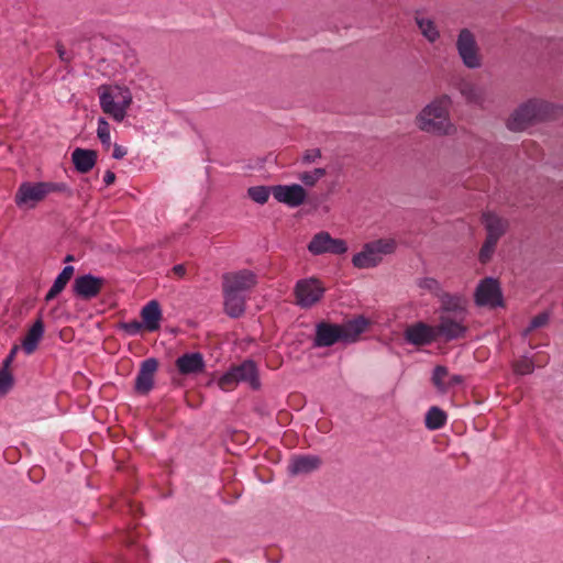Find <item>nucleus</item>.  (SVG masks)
<instances>
[{
  "mask_svg": "<svg viewBox=\"0 0 563 563\" xmlns=\"http://www.w3.org/2000/svg\"><path fill=\"white\" fill-rule=\"evenodd\" d=\"M369 320L357 316L343 323L320 321L314 328L313 347H330L336 343H355L369 325Z\"/></svg>",
  "mask_w": 563,
  "mask_h": 563,
  "instance_id": "nucleus-1",
  "label": "nucleus"
},
{
  "mask_svg": "<svg viewBox=\"0 0 563 563\" xmlns=\"http://www.w3.org/2000/svg\"><path fill=\"white\" fill-rule=\"evenodd\" d=\"M452 104L449 95H442L427 104L418 114L419 128L428 133L448 135L453 125L449 119V108Z\"/></svg>",
  "mask_w": 563,
  "mask_h": 563,
  "instance_id": "nucleus-2",
  "label": "nucleus"
},
{
  "mask_svg": "<svg viewBox=\"0 0 563 563\" xmlns=\"http://www.w3.org/2000/svg\"><path fill=\"white\" fill-rule=\"evenodd\" d=\"M555 107L542 99L532 98L521 103L507 120V128L512 132H520L538 122L551 119Z\"/></svg>",
  "mask_w": 563,
  "mask_h": 563,
  "instance_id": "nucleus-3",
  "label": "nucleus"
},
{
  "mask_svg": "<svg viewBox=\"0 0 563 563\" xmlns=\"http://www.w3.org/2000/svg\"><path fill=\"white\" fill-rule=\"evenodd\" d=\"M98 95L102 111L114 121L122 122L133 101L130 89L125 86L103 84L98 87Z\"/></svg>",
  "mask_w": 563,
  "mask_h": 563,
  "instance_id": "nucleus-4",
  "label": "nucleus"
},
{
  "mask_svg": "<svg viewBox=\"0 0 563 563\" xmlns=\"http://www.w3.org/2000/svg\"><path fill=\"white\" fill-rule=\"evenodd\" d=\"M239 383H246L253 390H258L262 386L260 373L255 361L247 358L239 365H233L222 374L218 380L221 389H229Z\"/></svg>",
  "mask_w": 563,
  "mask_h": 563,
  "instance_id": "nucleus-5",
  "label": "nucleus"
},
{
  "mask_svg": "<svg viewBox=\"0 0 563 563\" xmlns=\"http://www.w3.org/2000/svg\"><path fill=\"white\" fill-rule=\"evenodd\" d=\"M394 249L393 241L377 240L366 243L363 250L353 256L352 263L357 268L376 267L383 261V255L393 253Z\"/></svg>",
  "mask_w": 563,
  "mask_h": 563,
  "instance_id": "nucleus-6",
  "label": "nucleus"
},
{
  "mask_svg": "<svg viewBox=\"0 0 563 563\" xmlns=\"http://www.w3.org/2000/svg\"><path fill=\"white\" fill-rule=\"evenodd\" d=\"M474 302L477 307H505L499 280L494 277L481 279L474 292Z\"/></svg>",
  "mask_w": 563,
  "mask_h": 563,
  "instance_id": "nucleus-7",
  "label": "nucleus"
},
{
  "mask_svg": "<svg viewBox=\"0 0 563 563\" xmlns=\"http://www.w3.org/2000/svg\"><path fill=\"white\" fill-rule=\"evenodd\" d=\"M325 292V288L317 278L299 279L294 288L296 303L302 309H309L319 302Z\"/></svg>",
  "mask_w": 563,
  "mask_h": 563,
  "instance_id": "nucleus-8",
  "label": "nucleus"
},
{
  "mask_svg": "<svg viewBox=\"0 0 563 563\" xmlns=\"http://www.w3.org/2000/svg\"><path fill=\"white\" fill-rule=\"evenodd\" d=\"M464 321L465 318L439 314L438 323L433 325L435 329L437 340H442L448 343L464 339L468 331Z\"/></svg>",
  "mask_w": 563,
  "mask_h": 563,
  "instance_id": "nucleus-9",
  "label": "nucleus"
},
{
  "mask_svg": "<svg viewBox=\"0 0 563 563\" xmlns=\"http://www.w3.org/2000/svg\"><path fill=\"white\" fill-rule=\"evenodd\" d=\"M222 289L247 295L257 285V275L250 269L224 273L221 277Z\"/></svg>",
  "mask_w": 563,
  "mask_h": 563,
  "instance_id": "nucleus-10",
  "label": "nucleus"
},
{
  "mask_svg": "<svg viewBox=\"0 0 563 563\" xmlns=\"http://www.w3.org/2000/svg\"><path fill=\"white\" fill-rule=\"evenodd\" d=\"M457 53L463 64L475 69L481 66V58L474 34L468 29H462L456 41Z\"/></svg>",
  "mask_w": 563,
  "mask_h": 563,
  "instance_id": "nucleus-11",
  "label": "nucleus"
},
{
  "mask_svg": "<svg viewBox=\"0 0 563 563\" xmlns=\"http://www.w3.org/2000/svg\"><path fill=\"white\" fill-rule=\"evenodd\" d=\"M106 284V279L91 273L79 275L73 284V292L82 300L96 298Z\"/></svg>",
  "mask_w": 563,
  "mask_h": 563,
  "instance_id": "nucleus-12",
  "label": "nucleus"
},
{
  "mask_svg": "<svg viewBox=\"0 0 563 563\" xmlns=\"http://www.w3.org/2000/svg\"><path fill=\"white\" fill-rule=\"evenodd\" d=\"M434 327L423 321L408 325L404 331L406 343L413 346H426L438 341Z\"/></svg>",
  "mask_w": 563,
  "mask_h": 563,
  "instance_id": "nucleus-13",
  "label": "nucleus"
},
{
  "mask_svg": "<svg viewBox=\"0 0 563 563\" xmlns=\"http://www.w3.org/2000/svg\"><path fill=\"white\" fill-rule=\"evenodd\" d=\"M46 197L42 181H23L16 189L14 202L19 208H33Z\"/></svg>",
  "mask_w": 563,
  "mask_h": 563,
  "instance_id": "nucleus-14",
  "label": "nucleus"
},
{
  "mask_svg": "<svg viewBox=\"0 0 563 563\" xmlns=\"http://www.w3.org/2000/svg\"><path fill=\"white\" fill-rule=\"evenodd\" d=\"M273 197L290 208L301 206L307 198L306 189L299 184L273 186Z\"/></svg>",
  "mask_w": 563,
  "mask_h": 563,
  "instance_id": "nucleus-15",
  "label": "nucleus"
},
{
  "mask_svg": "<svg viewBox=\"0 0 563 563\" xmlns=\"http://www.w3.org/2000/svg\"><path fill=\"white\" fill-rule=\"evenodd\" d=\"M439 314L466 318L467 299L464 295L444 291L439 296Z\"/></svg>",
  "mask_w": 563,
  "mask_h": 563,
  "instance_id": "nucleus-16",
  "label": "nucleus"
},
{
  "mask_svg": "<svg viewBox=\"0 0 563 563\" xmlns=\"http://www.w3.org/2000/svg\"><path fill=\"white\" fill-rule=\"evenodd\" d=\"M158 368L155 357L144 360L135 378L134 390L140 395H147L154 387V376Z\"/></svg>",
  "mask_w": 563,
  "mask_h": 563,
  "instance_id": "nucleus-17",
  "label": "nucleus"
},
{
  "mask_svg": "<svg viewBox=\"0 0 563 563\" xmlns=\"http://www.w3.org/2000/svg\"><path fill=\"white\" fill-rule=\"evenodd\" d=\"M175 365L178 373L184 376L200 374L206 368V362L200 352H190L180 355L177 357Z\"/></svg>",
  "mask_w": 563,
  "mask_h": 563,
  "instance_id": "nucleus-18",
  "label": "nucleus"
},
{
  "mask_svg": "<svg viewBox=\"0 0 563 563\" xmlns=\"http://www.w3.org/2000/svg\"><path fill=\"white\" fill-rule=\"evenodd\" d=\"M223 310L227 316L238 319L245 313L247 295L222 289Z\"/></svg>",
  "mask_w": 563,
  "mask_h": 563,
  "instance_id": "nucleus-19",
  "label": "nucleus"
},
{
  "mask_svg": "<svg viewBox=\"0 0 563 563\" xmlns=\"http://www.w3.org/2000/svg\"><path fill=\"white\" fill-rule=\"evenodd\" d=\"M98 161V152L90 148L76 147L71 152V163L79 174H88Z\"/></svg>",
  "mask_w": 563,
  "mask_h": 563,
  "instance_id": "nucleus-20",
  "label": "nucleus"
},
{
  "mask_svg": "<svg viewBox=\"0 0 563 563\" xmlns=\"http://www.w3.org/2000/svg\"><path fill=\"white\" fill-rule=\"evenodd\" d=\"M455 87L468 104L482 107L486 101V89L482 86L466 79H460Z\"/></svg>",
  "mask_w": 563,
  "mask_h": 563,
  "instance_id": "nucleus-21",
  "label": "nucleus"
},
{
  "mask_svg": "<svg viewBox=\"0 0 563 563\" xmlns=\"http://www.w3.org/2000/svg\"><path fill=\"white\" fill-rule=\"evenodd\" d=\"M320 465L321 459L317 455H296L291 457L287 470L289 475L296 476L312 473Z\"/></svg>",
  "mask_w": 563,
  "mask_h": 563,
  "instance_id": "nucleus-22",
  "label": "nucleus"
},
{
  "mask_svg": "<svg viewBox=\"0 0 563 563\" xmlns=\"http://www.w3.org/2000/svg\"><path fill=\"white\" fill-rule=\"evenodd\" d=\"M482 223L486 230V238L499 241L508 229V221L492 211L482 214Z\"/></svg>",
  "mask_w": 563,
  "mask_h": 563,
  "instance_id": "nucleus-23",
  "label": "nucleus"
},
{
  "mask_svg": "<svg viewBox=\"0 0 563 563\" xmlns=\"http://www.w3.org/2000/svg\"><path fill=\"white\" fill-rule=\"evenodd\" d=\"M45 331V325L40 313L34 323L29 328L25 338L22 340V349L25 354L30 355L35 352L42 340Z\"/></svg>",
  "mask_w": 563,
  "mask_h": 563,
  "instance_id": "nucleus-24",
  "label": "nucleus"
},
{
  "mask_svg": "<svg viewBox=\"0 0 563 563\" xmlns=\"http://www.w3.org/2000/svg\"><path fill=\"white\" fill-rule=\"evenodd\" d=\"M141 318L144 324V329L150 332H155L159 329V322L162 320V309L157 300L148 301L141 310Z\"/></svg>",
  "mask_w": 563,
  "mask_h": 563,
  "instance_id": "nucleus-25",
  "label": "nucleus"
},
{
  "mask_svg": "<svg viewBox=\"0 0 563 563\" xmlns=\"http://www.w3.org/2000/svg\"><path fill=\"white\" fill-rule=\"evenodd\" d=\"M448 415L440 407L433 406L426 413L424 426L428 430H438L444 427Z\"/></svg>",
  "mask_w": 563,
  "mask_h": 563,
  "instance_id": "nucleus-26",
  "label": "nucleus"
},
{
  "mask_svg": "<svg viewBox=\"0 0 563 563\" xmlns=\"http://www.w3.org/2000/svg\"><path fill=\"white\" fill-rule=\"evenodd\" d=\"M331 239L332 236L329 232L321 231L312 236L307 249L313 255L325 254L329 250Z\"/></svg>",
  "mask_w": 563,
  "mask_h": 563,
  "instance_id": "nucleus-27",
  "label": "nucleus"
},
{
  "mask_svg": "<svg viewBox=\"0 0 563 563\" xmlns=\"http://www.w3.org/2000/svg\"><path fill=\"white\" fill-rule=\"evenodd\" d=\"M416 23H417L419 30L421 31L422 35L430 43H434L440 37V33L432 20L417 16Z\"/></svg>",
  "mask_w": 563,
  "mask_h": 563,
  "instance_id": "nucleus-28",
  "label": "nucleus"
},
{
  "mask_svg": "<svg viewBox=\"0 0 563 563\" xmlns=\"http://www.w3.org/2000/svg\"><path fill=\"white\" fill-rule=\"evenodd\" d=\"M271 194L273 195V186H252L247 189L249 197L260 205L267 202Z\"/></svg>",
  "mask_w": 563,
  "mask_h": 563,
  "instance_id": "nucleus-29",
  "label": "nucleus"
},
{
  "mask_svg": "<svg viewBox=\"0 0 563 563\" xmlns=\"http://www.w3.org/2000/svg\"><path fill=\"white\" fill-rule=\"evenodd\" d=\"M45 190V195H49L52 192H59L64 195L66 198L74 197V190L66 183H55V181H42Z\"/></svg>",
  "mask_w": 563,
  "mask_h": 563,
  "instance_id": "nucleus-30",
  "label": "nucleus"
},
{
  "mask_svg": "<svg viewBox=\"0 0 563 563\" xmlns=\"http://www.w3.org/2000/svg\"><path fill=\"white\" fill-rule=\"evenodd\" d=\"M74 272H75L74 266H71V265L64 266L62 272L54 279L52 287L57 289V291L62 292L65 289V287L67 286V284L69 283V280L71 279Z\"/></svg>",
  "mask_w": 563,
  "mask_h": 563,
  "instance_id": "nucleus-31",
  "label": "nucleus"
},
{
  "mask_svg": "<svg viewBox=\"0 0 563 563\" xmlns=\"http://www.w3.org/2000/svg\"><path fill=\"white\" fill-rule=\"evenodd\" d=\"M97 136L106 150L111 146L110 124L103 117L98 119Z\"/></svg>",
  "mask_w": 563,
  "mask_h": 563,
  "instance_id": "nucleus-32",
  "label": "nucleus"
},
{
  "mask_svg": "<svg viewBox=\"0 0 563 563\" xmlns=\"http://www.w3.org/2000/svg\"><path fill=\"white\" fill-rule=\"evenodd\" d=\"M497 243H498L497 240L489 239V238L485 239V241L479 250V253H478V261L482 264H487L492 260Z\"/></svg>",
  "mask_w": 563,
  "mask_h": 563,
  "instance_id": "nucleus-33",
  "label": "nucleus"
},
{
  "mask_svg": "<svg viewBox=\"0 0 563 563\" xmlns=\"http://www.w3.org/2000/svg\"><path fill=\"white\" fill-rule=\"evenodd\" d=\"M449 371L443 365H437L432 373V383L439 393H446L448 385L443 382V378L448 375Z\"/></svg>",
  "mask_w": 563,
  "mask_h": 563,
  "instance_id": "nucleus-34",
  "label": "nucleus"
},
{
  "mask_svg": "<svg viewBox=\"0 0 563 563\" xmlns=\"http://www.w3.org/2000/svg\"><path fill=\"white\" fill-rule=\"evenodd\" d=\"M512 366H514V372L517 375H528V374H531L534 369V364H533L532 360L527 355H523L522 357H520L519 360L514 362Z\"/></svg>",
  "mask_w": 563,
  "mask_h": 563,
  "instance_id": "nucleus-35",
  "label": "nucleus"
},
{
  "mask_svg": "<svg viewBox=\"0 0 563 563\" xmlns=\"http://www.w3.org/2000/svg\"><path fill=\"white\" fill-rule=\"evenodd\" d=\"M117 328H118V330L123 331L125 334L134 336L141 332V330L144 328V324L142 321L134 319L129 322H125V321L119 322L117 324Z\"/></svg>",
  "mask_w": 563,
  "mask_h": 563,
  "instance_id": "nucleus-36",
  "label": "nucleus"
},
{
  "mask_svg": "<svg viewBox=\"0 0 563 563\" xmlns=\"http://www.w3.org/2000/svg\"><path fill=\"white\" fill-rule=\"evenodd\" d=\"M549 321V313L547 311L540 312L539 314L534 316L529 325L522 331V336H527L530 332L533 330L541 328L545 325Z\"/></svg>",
  "mask_w": 563,
  "mask_h": 563,
  "instance_id": "nucleus-37",
  "label": "nucleus"
},
{
  "mask_svg": "<svg viewBox=\"0 0 563 563\" xmlns=\"http://www.w3.org/2000/svg\"><path fill=\"white\" fill-rule=\"evenodd\" d=\"M14 383L13 375L8 368H0V395H5Z\"/></svg>",
  "mask_w": 563,
  "mask_h": 563,
  "instance_id": "nucleus-38",
  "label": "nucleus"
},
{
  "mask_svg": "<svg viewBox=\"0 0 563 563\" xmlns=\"http://www.w3.org/2000/svg\"><path fill=\"white\" fill-rule=\"evenodd\" d=\"M346 251H347V244L344 240L332 238L327 253L334 254V255H341V254H344Z\"/></svg>",
  "mask_w": 563,
  "mask_h": 563,
  "instance_id": "nucleus-39",
  "label": "nucleus"
},
{
  "mask_svg": "<svg viewBox=\"0 0 563 563\" xmlns=\"http://www.w3.org/2000/svg\"><path fill=\"white\" fill-rule=\"evenodd\" d=\"M321 150L320 148H310L305 151L301 157V163L305 165H309L314 163L317 159L321 158Z\"/></svg>",
  "mask_w": 563,
  "mask_h": 563,
  "instance_id": "nucleus-40",
  "label": "nucleus"
},
{
  "mask_svg": "<svg viewBox=\"0 0 563 563\" xmlns=\"http://www.w3.org/2000/svg\"><path fill=\"white\" fill-rule=\"evenodd\" d=\"M56 51H57V54H58V57L62 62H70L74 57V51L71 49V53H67V51L65 49V47L62 45V44H57L56 45Z\"/></svg>",
  "mask_w": 563,
  "mask_h": 563,
  "instance_id": "nucleus-41",
  "label": "nucleus"
},
{
  "mask_svg": "<svg viewBox=\"0 0 563 563\" xmlns=\"http://www.w3.org/2000/svg\"><path fill=\"white\" fill-rule=\"evenodd\" d=\"M299 179L308 187H313L317 184V179L311 172L301 173Z\"/></svg>",
  "mask_w": 563,
  "mask_h": 563,
  "instance_id": "nucleus-42",
  "label": "nucleus"
},
{
  "mask_svg": "<svg viewBox=\"0 0 563 563\" xmlns=\"http://www.w3.org/2000/svg\"><path fill=\"white\" fill-rule=\"evenodd\" d=\"M19 345H13L10 353L7 355V357L3 360L2 362V368H8L11 366L18 351H19Z\"/></svg>",
  "mask_w": 563,
  "mask_h": 563,
  "instance_id": "nucleus-43",
  "label": "nucleus"
},
{
  "mask_svg": "<svg viewBox=\"0 0 563 563\" xmlns=\"http://www.w3.org/2000/svg\"><path fill=\"white\" fill-rule=\"evenodd\" d=\"M87 40H88V37L84 33L75 34L74 37L70 40V45L73 47V51L75 48H79L80 44L86 42Z\"/></svg>",
  "mask_w": 563,
  "mask_h": 563,
  "instance_id": "nucleus-44",
  "label": "nucleus"
},
{
  "mask_svg": "<svg viewBox=\"0 0 563 563\" xmlns=\"http://www.w3.org/2000/svg\"><path fill=\"white\" fill-rule=\"evenodd\" d=\"M463 383H464V376L455 374L449 378V380H448V383H445V385H448V390H449L450 388L461 385Z\"/></svg>",
  "mask_w": 563,
  "mask_h": 563,
  "instance_id": "nucleus-45",
  "label": "nucleus"
},
{
  "mask_svg": "<svg viewBox=\"0 0 563 563\" xmlns=\"http://www.w3.org/2000/svg\"><path fill=\"white\" fill-rule=\"evenodd\" d=\"M125 155H126V150H125L123 146H121V145H119V144H117V143H115V144L113 145L112 157H113L114 159H121V158H123Z\"/></svg>",
  "mask_w": 563,
  "mask_h": 563,
  "instance_id": "nucleus-46",
  "label": "nucleus"
},
{
  "mask_svg": "<svg viewBox=\"0 0 563 563\" xmlns=\"http://www.w3.org/2000/svg\"><path fill=\"white\" fill-rule=\"evenodd\" d=\"M106 186H110L115 181V174L112 170H107L103 176Z\"/></svg>",
  "mask_w": 563,
  "mask_h": 563,
  "instance_id": "nucleus-47",
  "label": "nucleus"
},
{
  "mask_svg": "<svg viewBox=\"0 0 563 563\" xmlns=\"http://www.w3.org/2000/svg\"><path fill=\"white\" fill-rule=\"evenodd\" d=\"M59 294H60V291H57V289H55L54 287H51L49 290L47 291V294L45 295L44 299L46 302H49L53 299H55Z\"/></svg>",
  "mask_w": 563,
  "mask_h": 563,
  "instance_id": "nucleus-48",
  "label": "nucleus"
},
{
  "mask_svg": "<svg viewBox=\"0 0 563 563\" xmlns=\"http://www.w3.org/2000/svg\"><path fill=\"white\" fill-rule=\"evenodd\" d=\"M173 272L175 275L183 277L186 274V267L184 264H177V265L173 266Z\"/></svg>",
  "mask_w": 563,
  "mask_h": 563,
  "instance_id": "nucleus-49",
  "label": "nucleus"
},
{
  "mask_svg": "<svg viewBox=\"0 0 563 563\" xmlns=\"http://www.w3.org/2000/svg\"><path fill=\"white\" fill-rule=\"evenodd\" d=\"M311 173L316 177L317 181L327 175L325 168L322 167L314 168Z\"/></svg>",
  "mask_w": 563,
  "mask_h": 563,
  "instance_id": "nucleus-50",
  "label": "nucleus"
},
{
  "mask_svg": "<svg viewBox=\"0 0 563 563\" xmlns=\"http://www.w3.org/2000/svg\"><path fill=\"white\" fill-rule=\"evenodd\" d=\"M435 285H438V282L434 278H426L423 279V284H420V287L431 289Z\"/></svg>",
  "mask_w": 563,
  "mask_h": 563,
  "instance_id": "nucleus-51",
  "label": "nucleus"
},
{
  "mask_svg": "<svg viewBox=\"0 0 563 563\" xmlns=\"http://www.w3.org/2000/svg\"><path fill=\"white\" fill-rule=\"evenodd\" d=\"M73 261H75V257H74V255H71V254H67V255L65 256V258H64V262H65V263H69V262H73Z\"/></svg>",
  "mask_w": 563,
  "mask_h": 563,
  "instance_id": "nucleus-52",
  "label": "nucleus"
}]
</instances>
